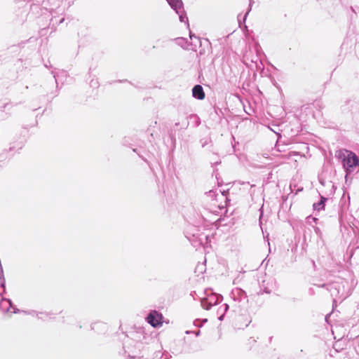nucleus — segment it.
I'll return each instance as SVG.
<instances>
[{
  "instance_id": "nucleus-1",
  "label": "nucleus",
  "mask_w": 359,
  "mask_h": 359,
  "mask_svg": "<svg viewBox=\"0 0 359 359\" xmlns=\"http://www.w3.org/2000/svg\"><path fill=\"white\" fill-rule=\"evenodd\" d=\"M143 347V344L140 341L134 338H124L122 350L119 351V354L126 359L140 358V351Z\"/></svg>"
},
{
  "instance_id": "nucleus-2",
  "label": "nucleus",
  "mask_w": 359,
  "mask_h": 359,
  "mask_svg": "<svg viewBox=\"0 0 359 359\" xmlns=\"http://www.w3.org/2000/svg\"><path fill=\"white\" fill-rule=\"evenodd\" d=\"M343 165L346 172L351 173L358 166V159L355 154L349 151L342 153Z\"/></svg>"
},
{
  "instance_id": "nucleus-3",
  "label": "nucleus",
  "mask_w": 359,
  "mask_h": 359,
  "mask_svg": "<svg viewBox=\"0 0 359 359\" xmlns=\"http://www.w3.org/2000/svg\"><path fill=\"white\" fill-rule=\"evenodd\" d=\"M147 321L153 327H158L162 323V316L156 311H152L148 315Z\"/></svg>"
},
{
  "instance_id": "nucleus-4",
  "label": "nucleus",
  "mask_w": 359,
  "mask_h": 359,
  "mask_svg": "<svg viewBox=\"0 0 359 359\" xmlns=\"http://www.w3.org/2000/svg\"><path fill=\"white\" fill-rule=\"evenodd\" d=\"M192 93L193 96L198 100H203L205 97V93L203 92V88L199 85L194 87Z\"/></svg>"
},
{
  "instance_id": "nucleus-5",
  "label": "nucleus",
  "mask_w": 359,
  "mask_h": 359,
  "mask_svg": "<svg viewBox=\"0 0 359 359\" xmlns=\"http://www.w3.org/2000/svg\"><path fill=\"white\" fill-rule=\"evenodd\" d=\"M346 338H339L333 344V348L339 352L346 346Z\"/></svg>"
},
{
  "instance_id": "nucleus-6",
  "label": "nucleus",
  "mask_w": 359,
  "mask_h": 359,
  "mask_svg": "<svg viewBox=\"0 0 359 359\" xmlns=\"http://www.w3.org/2000/svg\"><path fill=\"white\" fill-rule=\"evenodd\" d=\"M170 6L179 13L178 10L182 7L181 0H167Z\"/></svg>"
},
{
  "instance_id": "nucleus-7",
  "label": "nucleus",
  "mask_w": 359,
  "mask_h": 359,
  "mask_svg": "<svg viewBox=\"0 0 359 359\" xmlns=\"http://www.w3.org/2000/svg\"><path fill=\"white\" fill-rule=\"evenodd\" d=\"M11 306V302L8 299H4L0 302V307L4 311H9V308Z\"/></svg>"
},
{
  "instance_id": "nucleus-8",
  "label": "nucleus",
  "mask_w": 359,
  "mask_h": 359,
  "mask_svg": "<svg viewBox=\"0 0 359 359\" xmlns=\"http://www.w3.org/2000/svg\"><path fill=\"white\" fill-rule=\"evenodd\" d=\"M325 200H326L325 198L321 197V200L319 203L313 204L314 209L318 210L322 209L324 206V203H325Z\"/></svg>"
},
{
  "instance_id": "nucleus-9",
  "label": "nucleus",
  "mask_w": 359,
  "mask_h": 359,
  "mask_svg": "<svg viewBox=\"0 0 359 359\" xmlns=\"http://www.w3.org/2000/svg\"><path fill=\"white\" fill-rule=\"evenodd\" d=\"M185 339L186 338H179L177 341H175V342H177L180 344H183L186 343Z\"/></svg>"
},
{
  "instance_id": "nucleus-10",
  "label": "nucleus",
  "mask_w": 359,
  "mask_h": 359,
  "mask_svg": "<svg viewBox=\"0 0 359 359\" xmlns=\"http://www.w3.org/2000/svg\"><path fill=\"white\" fill-rule=\"evenodd\" d=\"M180 20L181 22H186L187 18L185 16H184L183 15H180Z\"/></svg>"
},
{
  "instance_id": "nucleus-11",
  "label": "nucleus",
  "mask_w": 359,
  "mask_h": 359,
  "mask_svg": "<svg viewBox=\"0 0 359 359\" xmlns=\"http://www.w3.org/2000/svg\"><path fill=\"white\" fill-rule=\"evenodd\" d=\"M189 348H188L187 347H183L181 350L177 349V350H175V351L177 353H178V352H181L182 351H189Z\"/></svg>"
},
{
  "instance_id": "nucleus-12",
  "label": "nucleus",
  "mask_w": 359,
  "mask_h": 359,
  "mask_svg": "<svg viewBox=\"0 0 359 359\" xmlns=\"http://www.w3.org/2000/svg\"><path fill=\"white\" fill-rule=\"evenodd\" d=\"M3 276V271H2V269L0 267V279Z\"/></svg>"
},
{
  "instance_id": "nucleus-13",
  "label": "nucleus",
  "mask_w": 359,
  "mask_h": 359,
  "mask_svg": "<svg viewBox=\"0 0 359 359\" xmlns=\"http://www.w3.org/2000/svg\"><path fill=\"white\" fill-rule=\"evenodd\" d=\"M1 286H2V287H4V280H2V281L1 282Z\"/></svg>"
}]
</instances>
